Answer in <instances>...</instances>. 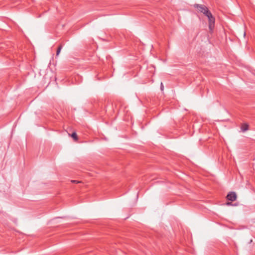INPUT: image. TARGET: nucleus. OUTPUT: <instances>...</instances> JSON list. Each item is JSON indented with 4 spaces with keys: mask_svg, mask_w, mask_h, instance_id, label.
<instances>
[{
    "mask_svg": "<svg viewBox=\"0 0 255 255\" xmlns=\"http://www.w3.org/2000/svg\"><path fill=\"white\" fill-rule=\"evenodd\" d=\"M194 6L198 8V9L204 14L206 16L208 14V13L211 12L208 10V8L205 5L202 4H196Z\"/></svg>",
    "mask_w": 255,
    "mask_h": 255,
    "instance_id": "1",
    "label": "nucleus"
},
{
    "mask_svg": "<svg viewBox=\"0 0 255 255\" xmlns=\"http://www.w3.org/2000/svg\"><path fill=\"white\" fill-rule=\"evenodd\" d=\"M208 18L209 20V28L211 31L213 30L215 25V18L212 15L211 12L208 13V14L206 15Z\"/></svg>",
    "mask_w": 255,
    "mask_h": 255,
    "instance_id": "2",
    "label": "nucleus"
},
{
    "mask_svg": "<svg viewBox=\"0 0 255 255\" xmlns=\"http://www.w3.org/2000/svg\"><path fill=\"white\" fill-rule=\"evenodd\" d=\"M227 198L228 200L234 201L237 199V195L235 192H231L229 193L227 196Z\"/></svg>",
    "mask_w": 255,
    "mask_h": 255,
    "instance_id": "3",
    "label": "nucleus"
},
{
    "mask_svg": "<svg viewBox=\"0 0 255 255\" xmlns=\"http://www.w3.org/2000/svg\"><path fill=\"white\" fill-rule=\"evenodd\" d=\"M241 129L242 131H245L249 129V125L247 124H244L242 125Z\"/></svg>",
    "mask_w": 255,
    "mask_h": 255,
    "instance_id": "4",
    "label": "nucleus"
},
{
    "mask_svg": "<svg viewBox=\"0 0 255 255\" xmlns=\"http://www.w3.org/2000/svg\"><path fill=\"white\" fill-rule=\"evenodd\" d=\"M71 136L76 141H77L78 139V136L75 132H73L71 134Z\"/></svg>",
    "mask_w": 255,
    "mask_h": 255,
    "instance_id": "5",
    "label": "nucleus"
},
{
    "mask_svg": "<svg viewBox=\"0 0 255 255\" xmlns=\"http://www.w3.org/2000/svg\"><path fill=\"white\" fill-rule=\"evenodd\" d=\"M62 48V45H60L57 49V51H56V55L57 56H58Z\"/></svg>",
    "mask_w": 255,
    "mask_h": 255,
    "instance_id": "6",
    "label": "nucleus"
},
{
    "mask_svg": "<svg viewBox=\"0 0 255 255\" xmlns=\"http://www.w3.org/2000/svg\"><path fill=\"white\" fill-rule=\"evenodd\" d=\"M71 182L73 183H81V181L78 180H71Z\"/></svg>",
    "mask_w": 255,
    "mask_h": 255,
    "instance_id": "7",
    "label": "nucleus"
},
{
    "mask_svg": "<svg viewBox=\"0 0 255 255\" xmlns=\"http://www.w3.org/2000/svg\"><path fill=\"white\" fill-rule=\"evenodd\" d=\"M160 89L161 91H163L164 90V86L163 83L161 82L160 84Z\"/></svg>",
    "mask_w": 255,
    "mask_h": 255,
    "instance_id": "8",
    "label": "nucleus"
},
{
    "mask_svg": "<svg viewBox=\"0 0 255 255\" xmlns=\"http://www.w3.org/2000/svg\"><path fill=\"white\" fill-rule=\"evenodd\" d=\"M231 204H231V203H230V202H228V203H227V205H231Z\"/></svg>",
    "mask_w": 255,
    "mask_h": 255,
    "instance_id": "9",
    "label": "nucleus"
}]
</instances>
